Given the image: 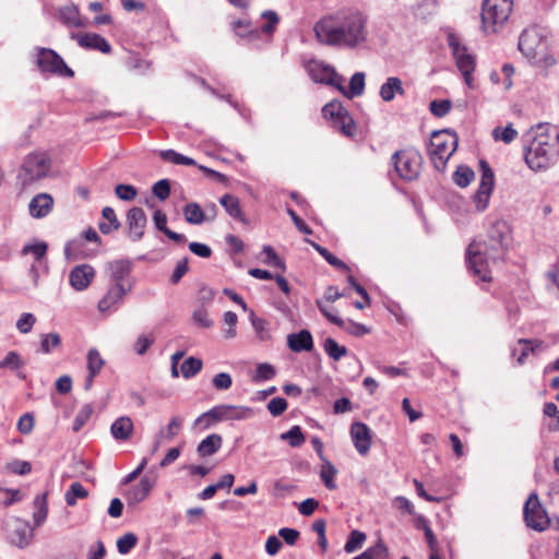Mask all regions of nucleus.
<instances>
[{"label":"nucleus","instance_id":"obj_12","mask_svg":"<svg viewBox=\"0 0 559 559\" xmlns=\"http://www.w3.org/2000/svg\"><path fill=\"white\" fill-rule=\"evenodd\" d=\"M306 68L313 82L334 86L343 94H346L343 85L344 80L332 66L325 64L322 61L311 60Z\"/></svg>","mask_w":559,"mask_h":559},{"label":"nucleus","instance_id":"obj_14","mask_svg":"<svg viewBox=\"0 0 559 559\" xmlns=\"http://www.w3.org/2000/svg\"><path fill=\"white\" fill-rule=\"evenodd\" d=\"M480 182L474 195V203L478 211H485L495 186V175L490 165L485 160H479Z\"/></svg>","mask_w":559,"mask_h":559},{"label":"nucleus","instance_id":"obj_9","mask_svg":"<svg viewBox=\"0 0 559 559\" xmlns=\"http://www.w3.org/2000/svg\"><path fill=\"white\" fill-rule=\"evenodd\" d=\"M448 44L452 50L456 67L462 73L465 83L468 86H472V74L476 64L474 56L468 52L467 47L462 45L454 34H450L448 36Z\"/></svg>","mask_w":559,"mask_h":559},{"label":"nucleus","instance_id":"obj_1","mask_svg":"<svg viewBox=\"0 0 559 559\" xmlns=\"http://www.w3.org/2000/svg\"><path fill=\"white\" fill-rule=\"evenodd\" d=\"M367 16L358 10H340L321 17L313 27L317 40L325 46L355 49L367 40Z\"/></svg>","mask_w":559,"mask_h":559},{"label":"nucleus","instance_id":"obj_58","mask_svg":"<svg viewBox=\"0 0 559 559\" xmlns=\"http://www.w3.org/2000/svg\"><path fill=\"white\" fill-rule=\"evenodd\" d=\"M275 374H276L275 368L270 364L263 362V364H259L257 366V370H255L253 380L255 382L266 381V380L273 379L275 377Z\"/></svg>","mask_w":559,"mask_h":559},{"label":"nucleus","instance_id":"obj_13","mask_svg":"<svg viewBox=\"0 0 559 559\" xmlns=\"http://www.w3.org/2000/svg\"><path fill=\"white\" fill-rule=\"evenodd\" d=\"M261 16L266 20V23L260 28H250L249 22L238 20L233 23L234 32L240 37H249L250 39H255L260 33L271 36L280 22L278 15L276 12L267 10Z\"/></svg>","mask_w":559,"mask_h":559},{"label":"nucleus","instance_id":"obj_36","mask_svg":"<svg viewBox=\"0 0 559 559\" xmlns=\"http://www.w3.org/2000/svg\"><path fill=\"white\" fill-rule=\"evenodd\" d=\"M308 242L312 246V248L322 257L324 258V260L332 266L336 267L337 270L340 271H343V272H349L350 269L349 266L344 262L342 261L341 259H338L337 257H335L334 254H332L326 248L320 246L319 243L314 242V241H311V240H308Z\"/></svg>","mask_w":559,"mask_h":559},{"label":"nucleus","instance_id":"obj_5","mask_svg":"<svg viewBox=\"0 0 559 559\" xmlns=\"http://www.w3.org/2000/svg\"><path fill=\"white\" fill-rule=\"evenodd\" d=\"M513 0H484L481 7V27L485 33H496L509 19Z\"/></svg>","mask_w":559,"mask_h":559},{"label":"nucleus","instance_id":"obj_40","mask_svg":"<svg viewBox=\"0 0 559 559\" xmlns=\"http://www.w3.org/2000/svg\"><path fill=\"white\" fill-rule=\"evenodd\" d=\"M105 366V360L100 356L99 352L96 348H91L86 355V368L87 372L92 376H98Z\"/></svg>","mask_w":559,"mask_h":559},{"label":"nucleus","instance_id":"obj_16","mask_svg":"<svg viewBox=\"0 0 559 559\" xmlns=\"http://www.w3.org/2000/svg\"><path fill=\"white\" fill-rule=\"evenodd\" d=\"M7 538L9 543L19 548H25L33 537L28 522L19 518H11L5 522Z\"/></svg>","mask_w":559,"mask_h":559},{"label":"nucleus","instance_id":"obj_37","mask_svg":"<svg viewBox=\"0 0 559 559\" xmlns=\"http://www.w3.org/2000/svg\"><path fill=\"white\" fill-rule=\"evenodd\" d=\"M88 490L80 483L74 481L64 493V500L69 507H74L78 499H86Z\"/></svg>","mask_w":559,"mask_h":559},{"label":"nucleus","instance_id":"obj_31","mask_svg":"<svg viewBox=\"0 0 559 559\" xmlns=\"http://www.w3.org/2000/svg\"><path fill=\"white\" fill-rule=\"evenodd\" d=\"M59 20L68 27H81L83 23L80 19V11L74 4H67L58 10Z\"/></svg>","mask_w":559,"mask_h":559},{"label":"nucleus","instance_id":"obj_52","mask_svg":"<svg viewBox=\"0 0 559 559\" xmlns=\"http://www.w3.org/2000/svg\"><path fill=\"white\" fill-rule=\"evenodd\" d=\"M452 108V102L450 99H433L429 104L430 112L438 118L447 116Z\"/></svg>","mask_w":559,"mask_h":559},{"label":"nucleus","instance_id":"obj_32","mask_svg":"<svg viewBox=\"0 0 559 559\" xmlns=\"http://www.w3.org/2000/svg\"><path fill=\"white\" fill-rule=\"evenodd\" d=\"M222 443V436L217 433H212L199 443L197 452L201 457L211 456L221 449Z\"/></svg>","mask_w":559,"mask_h":559},{"label":"nucleus","instance_id":"obj_57","mask_svg":"<svg viewBox=\"0 0 559 559\" xmlns=\"http://www.w3.org/2000/svg\"><path fill=\"white\" fill-rule=\"evenodd\" d=\"M138 537L133 533H127L117 540V548L121 555L130 552V550L136 545Z\"/></svg>","mask_w":559,"mask_h":559},{"label":"nucleus","instance_id":"obj_39","mask_svg":"<svg viewBox=\"0 0 559 559\" xmlns=\"http://www.w3.org/2000/svg\"><path fill=\"white\" fill-rule=\"evenodd\" d=\"M34 507L36 511L33 514L34 523L36 526H40L48 514L47 493L38 495L34 499Z\"/></svg>","mask_w":559,"mask_h":559},{"label":"nucleus","instance_id":"obj_64","mask_svg":"<svg viewBox=\"0 0 559 559\" xmlns=\"http://www.w3.org/2000/svg\"><path fill=\"white\" fill-rule=\"evenodd\" d=\"M212 384L216 390H228L233 384V378L227 372H219L212 379Z\"/></svg>","mask_w":559,"mask_h":559},{"label":"nucleus","instance_id":"obj_10","mask_svg":"<svg viewBox=\"0 0 559 559\" xmlns=\"http://www.w3.org/2000/svg\"><path fill=\"white\" fill-rule=\"evenodd\" d=\"M519 49L527 59L534 60L544 56L547 40L538 28H526L520 35Z\"/></svg>","mask_w":559,"mask_h":559},{"label":"nucleus","instance_id":"obj_26","mask_svg":"<svg viewBox=\"0 0 559 559\" xmlns=\"http://www.w3.org/2000/svg\"><path fill=\"white\" fill-rule=\"evenodd\" d=\"M167 215L160 209L155 210L153 214L154 226L157 230L162 231L166 237L177 243H186L187 238L183 234L176 233L167 227Z\"/></svg>","mask_w":559,"mask_h":559},{"label":"nucleus","instance_id":"obj_45","mask_svg":"<svg viewBox=\"0 0 559 559\" xmlns=\"http://www.w3.org/2000/svg\"><path fill=\"white\" fill-rule=\"evenodd\" d=\"M323 349L333 360H340L343 356L347 354V348L343 345H340L332 337H326L324 340Z\"/></svg>","mask_w":559,"mask_h":559},{"label":"nucleus","instance_id":"obj_22","mask_svg":"<svg viewBox=\"0 0 559 559\" xmlns=\"http://www.w3.org/2000/svg\"><path fill=\"white\" fill-rule=\"evenodd\" d=\"M156 484V478L148 475L143 476L140 483L128 490L126 499L128 504H138L142 502L151 492Z\"/></svg>","mask_w":559,"mask_h":559},{"label":"nucleus","instance_id":"obj_44","mask_svg":"<svg viewBox=\"0 0 559 559\" xmlns=\"http://www.w3.org/2000/svg\"><path fill=\"white\" fill-rule=\"evenodd\" d=\"M323 462L320 477L322 481L324 483L325 487L330 490H333L336 488V485L334 483V477L337 474V469L335 466L326 459L321 460Z\"/></svg>","mask_w":559,"mask_h":559},{"label":"nucleus","instance_id":"obj_19","mask_svg":"<svg viewBox=\"0 0 559 559\" xmlns=\"http://www.w3.org/2000/svg\"><path fill=\"white\" fill-rule=\"evenodd\" d=\"M350 437L359 454L366 455L371 448V430L361 421H354L350 426Z\"/></svg>","mask_w":559,"mask_h":559},{"label":"nucleus","instance_id":"obj_63","mask_svg":"<svg viewBox=\"0 0 559 559\" xmlns=\"http://www.w3.org/2000/svg\"><path fill=\"white\" fill-rule=\"evenodd\" d=\"M36 322V317L33 313H23L16 322V329L23 333H29Z\"/></svg>","mask_w":559,"mask_h":559},{"label":"nucleus","instance_id":"obj_34","mask_svg":"<svg viewBox=\"0 0 559 559\" xmlns=\"http://www.w3.org/2000/svg\"><path fill=\"white\" fill-rule=\"evenodd\" d=\"M219 203L229 216L240 222L246 221L240 207L239 199L236 195L226 193L219 199Z\"/></svg>","mask_w":559,"mask_h":559},{"label":"nucleus","instance_id":"obj_48","mask_svg":"<svg viewBox=\"0 0 559 559\" xmlns=\"http://www.w3.org/2000/svg\"><path fill=\"white\" fill-rule=\"evenodd\" d=\"M365 90V73L356 72L349 81V91H346L345 96L348 98H353L355 96H360Z\"/></svg>","mask_w":559,"mask_h":559},{"label":"nucleus","instance_id":"obj_53","mask_svg":"<svg viewBox=\"0 0 559 559\" xmlns=\"http://www.w3.org/2000/svg\"><path fill=\"white\" fill-rule=\"evenodd\" d=\"M24 361L21 359L16 352H9L7 356L0 361V369H9L12 371L20 370L24 367Z\"/></svg>","mask_w":559,"mask_h":559},{"label":"nucleus","instance_id":"obj_41","mask_svg":"<svg viewBox=\"0 0 559 559\" xmlns=\"http://www.w3.org/2000/svg\"><path fill=\"white\" fill-rule=\"evenodd\" d=\"M163 160L173 163L175 165L195 166L197 162L188 156H185L175 150H164L159 152Z\"/></svg>","mask_w":559,"mask_h":559},{"label":"nucleus","instance_id":"obj_46","mask_svg":"<svg viewBox=\"0 0 559 559\" xmlns=\"http://www.w3.org/2000/svg\"><path fill=\"white\" fill-rule=\"evenodd\" d=\"M61 346V336L58 333H47L40 336V352L50 354Z\"/></svg>","mask_w":559,"mask_h":559},{"label":"nucleus","instance_id":"obj_61","mask_svg":"<svg viewBox=\"0 0 559 559\" xmlns=\"http://www.w3.org/2000/svg\"><path fill=\"white\" fill-rule=\"evenodd\" d=\"M518 135L516 130L512 127V124L507 126L503 129L495 128L492 131V136L495 140H501L504 143L512 142Z\"/></svg>","mask_w":559,"mask_h":559},{"label":"nucleus","instance_id":"obj_20","mask_svg":"<svg viewBox=\"0 0 559 559\" xmlns=\"http://www.w3.org/2000/svg\"><path fill=\"white\" fill-rule=\"evenodd\" d=\"M95 270L90 264L74 266L69 274L70 285L78 292L85 290L95 277Z\"/></svg>","mask_w":559,"mask_h":559},{"label":"nucleus","instance_id":"obj_30","mask_svg":"<svg viewBox=\"0 0 559 559\" xmlns=\"http://www.w3.org/2000/svg\"><path fill=\"white\" fill-rule=\"evenodd\" d=\"M380 97L383 102H392L395 95L403 96L405 94V90L403 87L402 80L397 76H390L380 87Z\"/></svg>","mask_w":559,"mask_h":559},{"label":"nucleus","instance_id":"obj_49","mask_svg":"<svg viewBox=\"0 0 559 559\" xmlns=\"http://www.w3.org/2000/svg\"><path fill=\"white\" fill-rule=\"evenodd\" d=\"M47 249H48V245L45 241H38V242H35V243H27V245H25L23 247L21 253L23 255H26L28 253L34 254V257H35V262L34 263H37V262H40L44 259V257L47 253Z\"/></svg>","mask_w":559,"mask_h":559},{"label":"nucleus","instance_id":"obj_27","mask_svg":"<svg viewBox=\"0 0 559 559\" xmlns=\"http://www.w3.org/2000/svg\"><path fill=\"white\" fill-rule=\"evenodd\" d=\"M110 284L124 285V281L130 276L132 264L129 260H115L109 263Z\"/></svg>","mask_w":559,"mask_h":559},{"label":"nucleus","instance_id":"obj_15","mask_svg":"<svg viewBox=\"0 0 559 559\" xmlns=\"http://www.w3.org/2000/svg\"><path fill=\"white\" fill-rule=\"evenodd\" d=\"M37 66L43 72H50L60 76L72 78L74 72L64 60L53 50L40 48L37 57Z\"/></svg>","mask_w":559,"mask_h":559},{"label":"nucleus","instance_id":"obj_50","mask_svg":"<svg viewBox=\"0 0 559 559\" xmlns=\"http://www.w3.org/2000/svg\"><path fill=\"white\" fill-rule=\"evenodd\" d=\"M202 369V360L195 357H189L181 364V373L183 378L190 379Z\"/></svg>","mask_w":559,"mask_h":559},{"label":"nucleus","instance_id":"obj_54","mask_svg":"<svg viewBox=\"0 0 559 559\" xmlns=\"http://www.w3.org/2000/svg\"><path fill=\"white\" fill-rule=\"evenodd\" d=\"M92 414H93V406L91 404L83 405L74 418L73 427H72L73 431L74 432L80 431L85 426V424L90 420Z\"/></svg>","mask_w":559,"mask_h":559},{"label":"nucleus","instance_id":"obj_6","mask_svg":"<svg viewBox=\"0 0 559 559\" xmlns=\"http://www.w3.org/2000/svg\"><path fill=\"white\" fill-rule=\"evenodd\" d=\"M392 163L399 176L407 181L417 179L423 164V156L416 148H405L392 155Z\"/></svg>","mask_w":559,"mask_h":559},{"label":"nucleus","instance_id":"obj_33","mask_svg":"<svg viewBox=\"0 0 559 559\" xmlns=\"http://www.w3.org/2000/svg\"><path fill=\"white\" fill-rule=\"evenodd\" d=\"M487 239L493 242L509 245L510 229L504 221H496L488 229Z\"/></svg>","mask_w":559,"mask_h":559},{"label":"nucleus","instance_id":"obj_35","mask_svg":"<svg viewBox=\"0 0 559 559\" xmlns=\"http://www.w3.org/2000/svg\"><path fill=\"white\" fill-rule=\"evenodd\" d=\"M102 215L107 221V223L100 222L98 224V228L102 234L109 235L110 233L118 230L121 227V224H120V222L116 215V212L112 207L105 206L102 210Z\"/></svg>","mask_w":559,"mask_h":559},{"label":"nucleus","instance_id":"obj_3","mask_svg":"<svg viewBox=\"0 0 559 559\" xmlns=\"http://www.w3.org/2000/svg\"><path fill=\"white\" fill-rule=\"evenodd\" d=\"M509 245L493 242L488 239L483 242H472L466 252L468 270L483 282H490L489 262L504 259Z\"/></svg>","mask_w":559,"mask_h":559},{"label":"nucleus","instance_id":"obj_8","mask_svg":"<svg viewBox=\"0 0 559 559\" xmlns=\"http://www.w3.org/2000/svg\"><path fill=\"white\" fill-rule=\"evenodd\" d=\"M50 169V158L46 153H32L26 156L17 176L24 187L46 177Z\"/></svg>","mask_w":559,"mask_h":559},{"label":"nucleus","instance_id":"obj_2","mask_svg":"<svg viewBox=\"0 0 559 559\" xmlns=\"http://www.w3.org/2000/svg\"><path fill=\"white\" fill-rule=\"evenodd\" d=\"M538 132L531 142L525 152L524 159L526 165L535 173L548 169L559 155V133L556 129H550L539 124Z\"/></svg>","mask_w":559,"mask_h":559},{"label":"nucleus","instance_id":"obj_7","mask_svg":"<svg viewBox=\"0 0 559 559\" xmlns=\"http://www.w3.org/2000/svg\"><path fill=\"white\" fill-rule=\"evenodd\" d=\"M322 115L331 121V127L348 138L356 134V122L348 110L338 100H332L322 108Z\"/></svg>","mask_w":559,"mask_h":559},{"label":"nucleus","instance_id":"obj_25","mask_svg":"<svg viewBox=\"0 0 559 559\" xmlns=\"http://www.w3.org/2000/svg\"><path fill=\"white\" fill-rule=\"evenodd\" d=\"M287 346L295 353L310 352L313 347L312 335L308 330L292 333L287 336Z\"/></svg>","mask_w":559,"mask_h":559},{"label":"nucleus","instance_id":"obj_29","mask_svg":"<svg viewBox=\"0 0 559 559\" xmlns=\"http://www.w3.org/2000/svg\"><path fill=\"white\" fill-rule=\"evenodd\" d=\"M133 429L134 426L131 418L128 416H121L111 424L110 432L114 439L118 441H126L131 438Z\"/></svg>","mask_w":559,"mask_h":559},{"label":"nucleus","instance_id":"obj_17","mask_svg":"<svg viewBox=\"0 0 559 559\" xmlns=\"http://www.w3.org/2000/svg\"><path fill=\"white\" fill-rule=\"evenodd\" d=\"M205 415L207 417H212L217 423L226 420H245L253 415V411L248 406L221 404L206 411Z\"/></svg>","mask_w":559,"mask_h":559},{"label":"nucleus","instance_id":"obj_24","mask_svg":"<svg viewBox=\"0 0 559 559\" xmlns=\"http://www.w3.org/2000/svg\"><path fill=\"white\" fill-rule=\"evenodd\" d=\"M53 199L48 193H39L35 195L29 204V214L35 218H41L47 216L52 210Z\"/></svg>","mask_w":559,"mask_h":559},{"label":"nucleus","instance_id":"obj_4","mask_svg":"<svg viewBox=\"0 0 559 559\" xmlns=\"http://www.w3.org/2000/svg\"><path fill=\"white\" fill-rule=\"evenodd\" d=\"M456 147L457 138L455 132L450 130L432 132L428 153L437 170L441 171L445 168L448 159L456 151Z\"/></svg>","mask_w":559,"mask_h":559},{"label":"nucleus","instance_id":"obj_21","mask_svg":"<svg viewBox=\"0 0 559 559\" xmlns=\"http://www.w3.org/2000/svg\"><path fill=\"white\" fill-rule=\"evenodd\" d=\"M131 289L132 284H129L128 287L120 284H110L108 292L98 302V310L100 312H107L110 311L111 309H116V306L122 301L124 295L129 293Z\"/></svg>","mask_w":559,"mask_h":559},{"label":"nucleus","instance_id":"obj_59","mask_svg":"<svg viewBox=\"0 0 559 559\" xmlns=\"http://www.w3.org/2000/svg\"><path fill=\"white\" fill-rule=\"evenodd\" d=\"M115 193L122 201H132L138 195V190L132 185L120 183L116 186Z\"/></svg>","mask_w":559,"mask_h":559},{"label":"nucleus","instance_id":"obj_62","mask_svg":"<svg viewBox=\"0 0 559 559\" xmlns=\"http://www.w3.org/2000/svg\"><path fill=\"white\" fill-rule=\"evenodd\" d=\"M153 194L160 201L166 200L170 195V182L168 179H160L154 183L152 188Z\"/></svg>","mask_w":559,"mask_h":559},{"label":"nucleus","instance_id":"obj_51","mask_svg":"<svg viewBox=\"0 0 559 559\" xmlns=\"http://www.w3.org/2000/svg\"><path fill=\"white\" fill-rule=\"evenodd\" d=\"M282 440L288 441L293 448H298L305 442V436L299 426H293L288 431L281 435Z\"/></svg>","mask_w":559,"mask_h":559},{"label":"nucleus","instance_id":"obj_11","mask_svg":"<svg viewBox=\"0 0 559 559\" xmlns=\"http://www.w3.org/2000/svg\"><path fill=\"white\" fill-rule=\"evenodd\" d=\"M523 515L526 525L535 531L542 532L549 526V518L536 492H532L525 501Z\"/></svg>","mask_w":559,"mask_h":559},{"label":"nucleus","instance_id":"obj_47","mask_svg":"<svg viewBox=\"0 0 559 559\" xmlns=\"http://www.w3.org/2000/svg\"><path fill=\"white\" fill-rule=\"evenodd\" d=\"M367 536L364 532L353 530L344 545V550L347 554H352L362 547Z\"/></svg>","mask_w":559,"mask_h":559},{"label":"nucleus","instance_id":"obj_56","mask_svg":"<svg viewBox=\"0 0 559 559\" xmlns=\"http://www.w3.org/2000/svg\"><path fill=\"white\" fill-rule=\"evenodd\" d=\"M189 271V260L187 257L180 259L177 261L175 269L169 277V282L173 285L178 284L181 278L188 273Z\"/></svg>","mask_w":559,"mask_h":559},{"label":"nucleus","instance_id":"obj_60","mask_svg":"<svg viewBox=\"0 0 559 559\" xmlns=\"http://www.w3.org/2000/svg\"><path fill=\"white\" fill-rule=\"evenodd\" d=\"M193 323L200 328L209 329L213 325V320L209 318V312L204 307H200L193 311Z\"/></svg>","mask_w":559,"mask_h":559},{"label":"nucleus","instance_id":"obj_55","mask_svg":"<svg viewBox=\"0 0 559 559\" xmlns=\"http://www.w3.org/2000/svg\"><path fill=\"white\" fill-rule=\"evenodd\" d=\"M263 253L265 254V263L272 265L273 267L280 269L283 272L286 270L285 261L278 257L275 252L274 248L266 245L263 247Z\"/></svg>","mask_w":559,"mask_h":559},{"label":"nucleus","instance_id":"obj_38","mask_svg":"<svg viewBox=\"0 0 559 559\" xmlns=\"http://www.w3.org/2000/svg\"><path fill=\"white\" fill-rule=\"evenodd\" d=\"M183 216L189 224L193 225H200L206 219L201 206L195 202L188 203L183 206Z\"/></svg>","mask_w":559,"mask_h":559},{"label":"nucleus","instance_id":"obj_23","mask_svg":"<svg viewBox=\"0 0 559 559\" xmlns=\"http://www.w3.org/2000/svg\"><path fill=\"white\" fill-rule=\"evenodd\" d=\"M75 37L79 45L83 48L99 50L103 53H109L111 51V46L108 40L96 33L79 34Z\"/></svg>","mask_w":559,"mask_h":559},{"label":"nucleus","instance_id":"obj_28","mask_svg":"<svg viewBox=\"0 0 559 559\" xmlns=\"http://www.w3.org/2000/svg\"><path fill=\"white\" fill-rule=\"evenodd\" d=\"M83 239L86 241L96 242L97 245H100L102 242V239L98 236L97 231L94 228L88 227L81 234L80 238L72 239L66 243V259L71 260L73 258L76 249L83 243Z\"/></svg>","mask_w":559,"mask_h":559},{"label":"nucleus","instance_id":"obj_43","mask_svg":"<svg viewBox=\"0 0 559 559\" xmlns=\"http://www.w3.org/2000/svg\"><path fill=\"white\" fill-rule=\"evenodd\" d=\"M359 559H388L389 550L385 544L379 539L378 543L358 555Z\"/></svg>","mask_w":559,"mask_h":559},{"label":"nucleus","instance_id":"obj_42","mask_svg":"<svg viewBox=\"0 0 559 559\" xmlns=\"http://www.w3.org/2000/svg\"><path fill=\"white\" fill-rule=\"evenodd\" d=\"M474 170L466 166L460 165L453 174V181L461 188H466L474 179Z\"/></svg>","mask_w":559,"mask_h":559},{"label":"nucleus","instance_id":"obj_18","mask_svg":"<svg viewBox=\"0 0 559 559\" xmlns=\"http://www.w3.org/2000/svg\"><path fill=\"white\" fill-rule=\"evenodd\" d=\"M127 223V237L132 242L140 241L145 235V228L147 225V217L142 207L133 206L128 210L126 215Z\"/></svg>","mask_w":559,"mask_h":559}]
</instances>
